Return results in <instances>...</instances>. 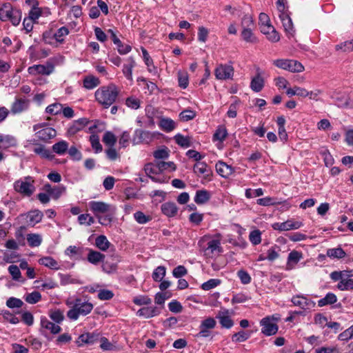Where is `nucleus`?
Here are the masks:
<instances>
[{
  "label": "nucleus",
  "instance_id": "obj_1",
  "mask_svg": "<svg viewBox=\"0 0 353 353\" xmlns=\"http://www.w3.org/2000/svg\"><path fill=\"white\" fill-rule=\"evenodd\" d=\"M222 235L220 233L205 234L200 238L198 245L207 258H214L223 252L221 247Z\"/></svg>",
  "mask_w": 353,
  "mask_h": 353
},
{
  "label": "nucleus",
  "instance_id": "obj_2",
  "mask_svg": "<svg viewBox=\"0 0 353 353\" xmlns=\"http://www.w3.org/2000/svg\"><path fill=\"white\" fill-rule=\"evenodd\" d=\"M119 90L114 84H110L108 86H103L95 92L97 101L107 108L113 104L118 95Z\"/></svg>",
  "mask_w": 353,
  "mask_h": 353
},
{
  "label": "nucleus",
  "instance_id": "obj_3",
  "mask_svg": "<svg viewBox=\"0 0 353 353\" xmlns=\"http://www.w3.org/2000/svg\"><path fill=\"white\" fill-rule=\"evenodd\" d=\"M93 307V305L88 301L76 299L73 307L67 312V316L71 320H77L80 315L85 316L90 313Z\"/></svg>",
  "mask_w": 353,
  "mask_h": 353
},
{
  "label": "nucleus",
  "instance_id": "obj_4",
  "mask_svg": "<svg viewBox=\"0 0 353 353\" xmlns=\"http://www.w3.org/2000/svg\"><path fill=\"white\" fill-rule=\"evenodd\" d=\"M280 320L279 314H273L263 318L260 321L261 332L265 336H272L277 333L279 327L277 323Z\"/></svg>",
  "mask_w": 353,
  "mask_h": 353
},
{
  "label": "nucleus",
  "instance_id": "obj_5",
  "mask_svg": "<svg viewBox=\"0 0 353 353\" xmlns=\"http://www.w3.org/2000/svg\"><path fill=\"white\" fill-rule=\"evenodd\" d=\"M33 130L35 132V137L39 140L43 142H48L49 140L57 136L56 130L50 127L46 123H41L34 125Z\"/></svg>",
  "mask_w": 353,
  "mask_h": 353
},
{
  "label": "nucleus",
  "instance_id": "obj_6",
  "mask_svg": "<svg viewBox=\"0 0 353 353\" xmlns=\"http://www.w3.org/2000/svg\"><path fill=\"white\" fill-rule=\"evenodd\" d=\"M176 170V165L174 162L171 161L160 159L156 161V182L167 183L170 179L168 176H163V179H161L157 176L158 174H169L174 172Z\"/></svg>",
  "mask_w": 353,
  "mask_h": 353
},
{
  "label": "nucleus",
  "instance_id": "obj_7",
  "mask_svg": "<svg viewBox=\"0 0 353 353\" xmlns=\"http://www.w3.org/2000/svg\"><path fill=\"white\" fill-rule=\"evenodd\" d=\"M273 63L276 67L291 72H301L304 70L300 62L292 59H276Z\"/></svg>",
  "mask_w": 353,
  "mask_h": 353
},
{
  "label": "nucleus",
  "instance_id": "obj_8",
  "mask_svg": "<svg viewBox=\"0 0 353 353\" xmlns=\"http://www.w3.org/2000/svg\"><path fill=\"white\" fill-rule=\"evenodd\" d=\"M293 305L300 307L304 311L313 309L316 303L312 299L303 295H296L292 296L291 299Z\"/></svg>",
  "mask_w": 353,
  "mask_h": 353
},
{
  "label": "nucleus",
  "instance_id": "obj_9",
  "mask_svg": "<svg viewBox=\"0 0 353 353\" xmlns=\"http://www.w3.org/2000/svg\"><path fill=\"white\" fill-rule=\"evenodd\" d=\"M214 74L219 80L232 79L234 76V68L231 65L220 64L216 68Z\"/></svg>",
  "mask_w": 353,
  "mask_h": 353
},
{
  "label": "nucleus",
  "instance_id": "obj_10",
  "mask_svg": "<svg viewBox=\"0 0 353 353\" xmlns=\"http://www.w3.org/2000/svg\"><path fill=\"white\" fill-rule=\"evenodd\" d=\"M303 225L301 221H295L294 219H288L283 223H274L272 225V228L274 230L280 232L289 231L292 230H297Z\"/></svg>",
  "mask_w": 353,
  "mask_h": 353
},
{
  "label": "nucleus",
  "instance_id": "obj_11",
  "mask_svg": "<svg viewBox=\"0 0 353 353\" xmlns=\"http://www.w3.org/2000/svg\"><path fill=\"white\" fill-rule=\"evenodd\" d=\"M90 208L96 216L109 212H116V208L101 201H91Z\"/></svg>",
  "mask_w": 353,
  "mask_h": 353
},
{
  "label": "nucleus",
  "instance_id": "obj_12",
  "mask_svg": "<svg viewBox=\"0 0 353 353\" xmlns=\"http://www.w3.org/2000/svg\"><path fill=\"white\" fill-rule=\"evenodd\" d=\"M216 321L211 317L207 318L203 320L200 326V331L196 334V337L197 338H206L210 335V331L209 330L214 329L216 326Z\"/></svg>",
  "mask_w": 353,
  "mask_h": 353
},
{
  "label": "nucleus",
  "instance_id": "obj_13",
  "mask_svg": "<svg viewBox=\"0 0 353 353\" xmlns=\"http://www.w3.org/2000/svg\"><path fill=\"white\" fill-rule=\"evenodd\" d=\"M14 188L17 192L27 196H31L34 190V187L32 184L27 181L19 180L14 183Z\"/></svg>",
  "mask_w": 353,
  "mask_h": 353
},
{
  "label": "nucleus",
  "instance_id": "obj_14",
  "mask_svg": "<svg viewBox=\"0 0 353 353\" xmlns=\"http://www.w3.org/2000/svg\"><path fill=\"white\" fill-rule=\"evenodd\" d=\"M194 172L197 175L204 174L203 180L209 181L211 180L212 171L205 162H197L194 165Z\"/></svg>",
  "mask_w": 353,
  "mask_h": 353
},
{
  "label": "nucleus",
  "instance_id": "obj_15",
  "mask_svg": "<svg viewBox=\"0 0 353 353\" xmlns=\"http://www.w3.org/2000/svg\"><path fill=\"white\" fill-rule=\"evenodd\" d=\"M303 258V254L296 250H292L288 254L285 265L286 270H292L295 268L296 265Z\"/></svg>",
  "mask_w": 353,
  "mask_h": 353
},
{
  "label": "nucleus",
  "instance_id": "obj_16",
  "mask_svg": "<svg viewBox=\"0 0 353 353\" xmlns=\"http://www.w3.org/2000/svg\"><path fill=\"white\" fill-rule=\"evenodd\" d=\"M216 318L219 319V323L223 327L230 329L234 325V322L230 316L228 310L224 309L219 311Z\"/></svg>",
  "mask_w": 353,
  "mask_h": 353
},
{
  "label": "nucleus",
  "instance_id": "obj_17",
  "mask_svg": "<svg viewBox=\"0 0 353 353\" xmlns=\"http://www.w3.org/2000/svg\"><path fill=\"white\" fill-rule=\"evenodd\" d=\"M99 339V334L97 333H84L80 335L76 343L79 346L83 344H94Z\"/></svg>",
  "mask_w": 353,
  "mask_h": 353
},
{
  "label": "nucleus",
  "instance_id": "obj_18",
  "mask_svg": "<svg viewBox=\"0 0 353 353\" xmlns=\"http://www.w3.org/2000/svg\"><path fill=\"white\" fill-rule=\"evenodd\" d=\"M54 67L52 65H48L47 66L44 65H34L33 66L29 67L28 70L29 74L35 75L37 74L49 75L52 72Z\"/></svg>",
  "mask_w": 353,
  "mask_h": 353
},
{
  "label": "nucleus",
  "instance_id": "obj_19",
  "mask_svg": "<svg viewBox=\"0 0 353 353\" xmlns=\"http://www.w3.org/2000/svg\"><path fill=\"white\" fill-rule=\"evenodd\" d=\"M282 22L283 28L285 32H286L288 37H292L294 34V29L293 27V23L292 19L289 15V14H281V16L279 17Z\"/></svg>",
  "mask_w": 353,
  "mask_h": 353
},
{
  "label": "nucleus",
  "instance_id": "obj_20",
  "mask_svg": "<svg viewBox=\"0 0 353 353\" xmlns=\"http://www.w3.org/2000/svg\"><path fill=\"white\" fill-rule=\"evenodd\" d=\"M261 32L265 34L268 39L272 42H277L280 39L279 33L272 24L260 27Z\"/></svg>",
  "mask_w": 353,
  "mask_h": 353
},
{
  "label": "nucleus",
  "instance_id": "obj_21",
  "mask_svg": "<svg viewBox=\"0 0 353 353\" xmlns=\"http://www.w3.org/2000/svg\"><path fill=\"white\" fill-rule=\"evenodd\" d=\"M89 121L86 118H81L78 120L74 121L72 124L68 129L67 133L69 135H74L80 130H83Z\"/></svg>",
  "mask_w": 353,
  "mask_h": 353
},
{
  "label": "nucleus",
  "instance_id": "obj_22",
  "mask_svg": "<svg viewBox=\"0 0 353 353\" xmlns=\"http://www.w3.org/2000/svg\"><path fill=\"white\" fill-rule=\"evenodd\" d=\"M30 101L25 98H19L12 103L11 112L13 114L21 113L28 109Z\"/></svg>",
  "mask_w": 353,
  "mask_h": 353
},
{
  "label": "nucleus",
  "instance_id": "obj_23",
  "mask_svg": "<svg viewBox=\"0 0 353 353\" xmlns=\"http://www.w3.org/2000/svg\"><path fill=\"white\" fill-rule=\"evenodd\" d=\"M41 332L42 334L46 336V334L43 329H46L50 330L52 334H58L61 332V328L59 325H55L54 323L50 322L47 318L41 317Z\"/></svg>",
  "mask_w": 353,
  "mask_h": 353
},
{
  "label": "nucleus",
  "instance_id": "obj_24",
  "mask_svg": "<svg viewBox=\"0 0 353 353\" xmlns=\"http://www.w3.org/2000/svg\"><path fill=\"white\" fill-rule=\"evenodd\" d=\"M26 216L28 225L34 226L35 224L41 222L43 214L39 210H34L28 212Z\"/></svg>",
  "mask_w": 353,
  "mask_h": 353
},
{
  "label": "nucleus",
  "instance_id": "obj_25",
  "mask_svg": "<svg viewBox=\"0 0 353 353\" xmlns=\"http://www.w3.org/2000/svg\"><path fill=\"white\" fill-rule=\"evenodd\" d=\"M264 86V79L261 76V72L258 68L256 70V74L252 79L250 83L251 89L256 92H260Z\"/></svg>",
  "mask_w": 353,
  "mask_h": 353
},
{
  "label": "nucleus",
  "instance_id": "obj_26",
  "mask_svg": "<svg viewBox=\"0 0 353 353\" xmlns=\"http://www.w3.org/2000/svg\"><path fill=\"white\" fill-rule=\"evenodd\" d=\"M215 167L217 173L224 178L228 177L234 172V168L223 161H219Z\"/></svg>",
  "mask_w": 353,
  "mask_h": 353
},
{
  "label": "nucleus",
  "instance_id": "obj_27",
  "mask_svg": "<svg viewBox=\"0 0 353 353\" xmlns=\"http://www.w3.org/2000/svg\"><path fill=\"white\" fill-rule=\"evenodd\" d=\"M159 128L165 132H170L176 128V123L168 117H160L159 121Z\"/></svg>",
  "mask_w": 353,
  "mask_h": 353
},
{
  "label": "nucleus",
  "instance_id": "obj_28",
  "mask_svg": "<svg viewBox=\"0 0 353 353\" xmlns=\"http://www.w3.org/2000/svg\"><path fill=\"white\" fill-rule=\"evenodd\" d=\"M17 141L11 135H0V149H7L15 146Z\"/></svg>",
  "mask_w": 353,
  "mask_h": 353
},
{
  "label": "nucleus",
  "instance_id": "obj_29",
  "mask_svg": "<svg viewBox=\"0 0 353 353\" xmlns=\"http://www.w3.org/2000/svg\"><path fill=\"white\" fill-rule=\"evenodd\" d=\"M210 199V193L206 190H200L196 192L194 201L199 205L204 204Z\"/></svg>",
  "mask_w": 353,
  "mask_h": 353
},
{
  "label": "nucleus",
  "instance_id": "obj_30",
  "mask_svg": "<svg viewBox=\"0 0 353 353\" xmlns=\"http://www.w3.org/2000/svg\"><path fill=\"white\" fill-rule=\"evenodd\" d=\"M162 212L167 216H174L178 212V208L174 203L168 202L161 205Z\"/></svg>",
  "mask_w": 353,
  "mask_h": 353
},
{
  "label": "nucleus",
  "instance_id": "obj_31",
  "mask_svg": "<svg viewBox=\"0 0 353 353\" xmlns=\"http://www.w3.org/2000/svg\"><path fill=\"white\" fill-rule=\"evenodd\" d=\"M14 10L10 3H3L0 8V19L3 21L8 20Z\"/></svg>",
  "mask_w": 353,
  "mask_h": 353
},
{
  "label": "nucleus",
  "instance_id": "obj_32",
  "mask_svg": "<svg viewBox=\"0 0 353 353\" xmlns=\"http://www.w3.org/2000/svg\"><path fill=\"white\" fill-rule=\"evenodd\" d=\"M105 258V255L99 252L89 250L87 259L88 261L94 265L98 264L99 262H103Z\"/></svg>",
  "mask_w": 353,
  "mask_h": 353
},
{
  "label": "nucleus",
  "instance_id": "obj_33",
  "mask_svg": "<svg viewBox=\"0 0 353 353\" xmlns=\"http://www.w3.org/2000/svg\"><path fill=\"white\" fill-rule=\"evenodd\" d=\"M112 41L117 47V50L121 54H125L131 50L130 45H124L117 37V35H112Z\"/></svg>",
  "mask_w": 353,
  "mask_h": 353
},
{
  "label": "nucleus",
  "instance_id": "obj_34",
  "mask_svg": "<svg viewBox=\"0 0 353 353\" xmlns=\"http://www.w3.org/2000/svg\"><path fill=\"white\" fill-rule=\"evenodd\" d=\"M327 256L331 259H341L345 256L346 254L341 248H330L327 250Z\"/></svg>",
  "mask_w": 353,
  "mask_h": 353
},
{
  "label": "nucleus",
  "instance_id": "obj_35",
  "mask_svg": "<svg viewBox=\"0 0 353 353\" xmlns=\"http://www.w3.org/2000/svg\"><path fill=\"white\" fill-rule=\"evenodd\" d=\"M96 246L102 251H106L110 246L111 243L104 235H100L95 239Z\"/></svg>",
  "mask_w": 353,
  "mask_h": 353
},
{
  "label": "nucleus",
  "instance_id": "obj_36",
  "mask_svg": "<svg viewBox=\"0 0 353 353\" xmlns=\"http://www.w3.org/2000/svg\"><path fill=\"white\" fill-rule=\"evenodd\" d=\"M127 61L128 63L123 65V73L128 79L132 80V68L135 66V61L132 57L128 58Z\"/></svg>",
  "mask_w": 353,
  "mask_h": 353
},
{
  "label": "nucleus",
  "instance_id": "obj_37",
  "mask_svg": "<svg viewBox=\"0 0 353 353\" xmlns=\"http://www.w3.org/2000/svg\"><path fill=\"white\" fill-rule=\"evenodd\" d=\"M52 151L57 154H63L68 149V143L65 141H60L52 145Z\"/></svg>",
  "mask_w": 353,
  "mask_h": 353
},
{
  "label": "nucleus",
  "instance_id": "obj_38",
  "mask_svg": "<svg viewBox=\"0 0 353 353\" xmlns=\"http://www.w3.org/2000/svg\"><path fill=\"white\" fill-rule=\"evenodd\" d=\"M254 29H242L241 37L247 43H254L257 42V39L253 33Z\"/></svg>",
  "mask_w": 353,
  "mask_h": 353
},
{
  "label": "nucleus",
  "instance_id": "obj_39",
  "mask_svg": "<svg viewBox=\"0 0 353 353\" xmlns=\"http://www.w3.org/2000/svg\"><path fill=\"white\" fill-rule=\"evenodd\" d=\"M99 83H100L99 79L94 76H92V75L87 76L83 79V86L86 89H88V90L93 89L94 88L99 85Z\"/></svg>",
  "mask_w": 353,
  "mask_h": 353
},
{
  "label": "nucleus",
  "instance_id": "obj_40",
  "mask_svg": "<svg viewBox=\"0 0 353 353\" xmlns=\"http://www.w3.org/2000/svg\"><path fill=\"white\" fill-rule=\"evenodd\" d=\"M39 263L46 267L53 270H58V263L51 256H45L39 260Z\"/></svg>",
  "mask_w": 353,
  "mask_h": 353
},
{
  "label": "nucleus",
  "instance_id": "obj_41",
  "mask_svg": "<svg viewBox=\"0 0 353 353\" xmlns=\"http://www.w3.org/2000/svg\"><path fill=\"white\" fill-rule=\"evenodd\" d=\"M170 154V150L166 146H161L156 149V161L167 160Z\"/></svg>",
  "mask_w": 353,
  "mask_h": 353
},
{
  "label": "nucleus",
  "instance_id": "obj_42",
  "mask_svg": "<svg viewBox=\"0 0 353 353\" xmlns=\"http://www.w3.org/2000/svg\"><path fill=\"white\" fill-rule=\"evenodd\" d=\"M337 301L336 296L333 293H327L325 296L318 301V305L323 307L327 305L333 304Z\"/></svg>",
  "mask_w": 353,
  "mask_h": 353
},
{
  "label": "nucleus",
  "instance_id": "obj_43",
  "mask_svg": "<svg viewBox=\"0 0 353 353\" xmlns=\"http://www.w3.org/2000/svg\"><path fill=\"white\" fill-rule=\"evenodd\" d=\"M286 94L289 97L297 95L301 97H307L306 89L298 86L287 89Z\"/></svg>",
  "mask_w": 353,
  "mask_h": 353
},
{
  "label": "nucleus",
  "instance_id": "obj_44",
  "mask_svg": "<svg viewBox=\"0 0 353 353\" xmlns=\"http://www.w3.org/2000/svg\"><path fill=\"white\" fill-rule=\"evenodd\" d=\"M280 248L278 245H273L267 251V259L273 261L279 257Z\"/></svg>",
  "mask_w": 353,
  "mask_h": 353
},
{
  "label": "nucleus",
  "instance_id": "obj_45",
  "mask_svg": "<svg viewBox=\"0 0 353 353\" xmlns=\"http://www.w3.org/2000/svg\"><path fill=\"white\" fill-rule=\"evenodd\" d=\"M27 241L30 247H38L41 245L42 239L38 234H30L27 236Z\"/></svg>",
  "mask_w": 353,
  "mask_h": 353
},
{
  "label": "nucleus",
  "instance_id": "obj_46",
  "mask_svg": "<svg viewBox=\"0 0 353 353\" xmlns=\"http://www.w3.org/2000/svg\"><path fill=\"white\" fill-rule=\"evenodd\" d=\"M49 316L57 323H60L64 319L63 312L59 309L50 310Z\"/></svg>",
  "mask_w": 353,
  "mask_h": 353
},
{
  "label": "nucleus",
  "instance_id": "obj_47",
  "mask_svg": "<svg viewBox=\"0 0 353 353\" xmlns=\"http://www.w3.org/2000/svg\"><path fill=\"white\" fill-rule=\"evenodd\" d=\"M34 152L40 155L41 157L48 159H52L54 157L50 150L46 149L44 145H39V147H37L34 149Z\"/></svg>",
  "mask_w": 353,
  "mask_h": 353
},
{
  "label": "nucleus",
  "instance_id": "obj_48",
  "mask_svg": "<svg viewBox=\"0 0 353 353\" xmlns=\"http://www.w3.org/2000/svg\"><path fill=\"white\" fill-rule=\"evenodd\" d=\"M41 299V293L38 291H34L28 294L25 296V301L30 304H35Z\"/></svg>",
  "mask_w": 353,
  "mask_h": 353
},
{
  "label": "nucleus",
  "instance_id": "obj_49",
  "mask_svg": "<svg viewBox=\"0 0 353 353\" xmlns=\"http://www.w3.org/2000/svg\"><path fill=\"white\" fill-rule=\"evenodd\" d=\"M336 50H341L343 52L353 51V40L346 41L335 46Z\"/></svg>",
  "mask_w": 353,
  "mask_h": 353
},
{
  "label": "nucleus",
  "instance_id": "obj_50",
  "mask_svg": "<svg viewBox=\"0 0 353 353\" xmlns=\"http://www.w3.org/2000/svg\"><path fill=\"white\" fill-rule=\"evenodd\" d=\"M276 6L279 12V17L281 16V14H289L287 0H276Z\"/></svg>",
  "mask_w": 353,
  "mask_h": 353
},
{
  "label": "nucleus",
  "instance_id": "obj_51",
  "mask_svg": "<svg viewBox=\"0 0 353 353\" xmlns=\"http://www.w3.org/2000/svg\"><path fill=\"white\" fill-rule=\"evenodd\" d=\"M339 290L341 291L344 290H353V279H341L337 285Z\"/></svg>",
  "mask_w": 353,
  "mask_h": 353
},
{
  "label": "nucleus",
  "instance_id": "obj_52",
  "mask_svg": "<svg viewBox=\"0 0 353 353\" xmlns=\"http://www.w3.org/2000/svg\"><path fill=\"white\" fill-rule=\"evenodd\" d=\"M115 214V212H109L105 213V215H99L97 217L99 219V222L103 225H108L110 224V223L112 221V218L114 214Z\"/></svg>",
  "mask_w": 353,
  "mask_h": 353
},
{
  "label": "nucleus",
  "instance_id": "obj_53",
  "mask_svg": "<svg viewBox=\"0 0 353 353\" xmlns=\"http://www.w3.org/2000/svg\"><path fill=\"white\" fill-rule=\"evenodd\" d=\"M250 333L241 330L233 334L232 336V341L240 343L246 341L250 338Z\"/></svg>",
  "mask_w": 353,
  "mask_h": 353
},
{
  "label": "nucleus",
  "instance_id": "obj_54",
  "mask_svg": "<svg viewBox=\"0 0 353 353\" xmlns=\"http://www.w3.org/2000/svg\"><path fill=\"white\" fill-rule=\"evenodd\" d=\"M23 305V302L15 297H10L6 301V306L9 308H20Z\"/></svg>",
  "mask_w": 353,
  "mask_h": 353
},
{
  "label": "nucleus",
  "instance_id": "obj_55",
  "mask_svg": "<svg viewBox=\"0 0 353 353\" xmlns=\"http://www.w3.org/2000/svg\"><path fill=\"white\" fill-rule=\"evenodd\" d=\"M62 111V105L61 103H53L50 105H48L46 109V112L48 114H52V115H57L58 114H60Z\"/></svg>",
  "mask_w": 353,
  "mask_h": 353
},
{
  "label": "nucleus",
  "instance_id": "obj_56",
  "mask_svg": "<svg viewBox=\"0 0 353 353\" xmlns=\"http://www.w3.org/2000/svg\"><path fill=\"white\" fill-rule=\"evenodd\" d=\"M249 239L253 245H259L261 242V232L259 230L252 231L250 233Z\"/></svg>",
  "mask_w": 353,
  "mask_h": 353
},
{
  "label": "nucleus",
  "instance_id": "obj_57",
  "mask_svg": "<svg viewBox=\"0 0 353 353\" xmlns=\"http://www.w3.org/2000/svg\"><path fill=\"white\" fill-rule=\"evenodd\" d=\"M69 34V30L66 27L60 28L54 34V38L59 43L63 41V37Z\"/></svg>",
  "mask_w": 353,
  "mask_h": 353
},
{
  "label": "nucleus",
  "instance_id": "obj_58",
  "mask_svg": "<svg viewBox=\"0 0 353 353\" xmlns=\"http://www.w3.org/2000/svg\"><path fill=\"white\" fill-rule=\"evenodd\" d=\"M178 81L179 85L182 88H186L189 83L188 76L186 72H178Z\"/></svg>",
  "mask_w": 353,
  "mask_h": 353
},
{
  "label": "nucleus",
  "instance_id": "obj_59",
  "mask_svg": "<svg viewBox=\"0 0 353 353\" xmlns=\"http://www.w3.org/2000/svg\"><path fill=\"white\" fill-rule=\"evenodd\" d=\"M90 141L96 153L102 151V145L99 143V138L97 134H92L90 137Z\"/></svg>",
  "mask_w": 353,
  "mask_h": 353
},
{
  "label": "nucleus",
  "instance_id": "obj_60",
  "mask_svg": "<svg viewBox=\"0 0 353 353\" xmlns=\"http://www.w3.org/2000/svg\"><path fill=\"white\" fill-rule=\"evenodd\" d=\"M176 143L181 147L188 148L190 146V140L188 137H185L181 134H177L174 136Z\"/></svg>",
  "mask_w": 353,
  "mask_h": 353
},
{
  "label": "nucleus",
  "instance_id": "obj_61",
  "mask_svg": "<svg viewBox=\"0 0 353 353\" xmlns=\"http://www.w3.org/2000/svg\"><path fill=\"white\" fill-rule=\"evenodd\" d=\"M3 319L12 324H17L19 322L18 317L15 316L8 310H4L2 313Z\"/></svg>",
  "mask_w": 353,
  "mask_h": 353
},
{
  "label": "nucleus",
  "instance_id": "obj_62",
  "mask_svg": "<svg viewBox=\"0 0 353 353\" xmlns=\"http://www.w3.org/2000/svg\"><path fill=\"white\" fill-rule=\"evenodd\" d=\"M103 141L108 145L113 146L117 142V139L113 133L106 132L103 135Z\"/></svg>",
  "mask_w": 353,
  "mask_h": 353
},
{
  "label": "nucleus",
  "instance_id": "obj_63",
  "mask_svg": "<svg viewBox=\"0 0 353 353\" xmlns=\"http://www.w3.org/2000/svg\"><path fill=\"white\" fill-rule=\"evenodd\" d=\"M228 132L225 127H219L214 134V139L220 141H223L227 137Z\"/></svg>",
  "mask_w": 353,
  "mask_h": 353
},
{
  "label": "nucleus",
  "instance_id": "obj_64",
  "mask_svg": "<svg viewBox=\"0 0 353 353\" xmlns=\"http://www.w3.org/2000/svg\"><path fill=\"white\" fill-rule=\"evenodd\" d=\"M196 117L194 111L191 110H185L179 114L180 119L183 121H188Z\"/></svg>",
  "mask_w": 353,
  "mask_h": 353
}]
</instances>
